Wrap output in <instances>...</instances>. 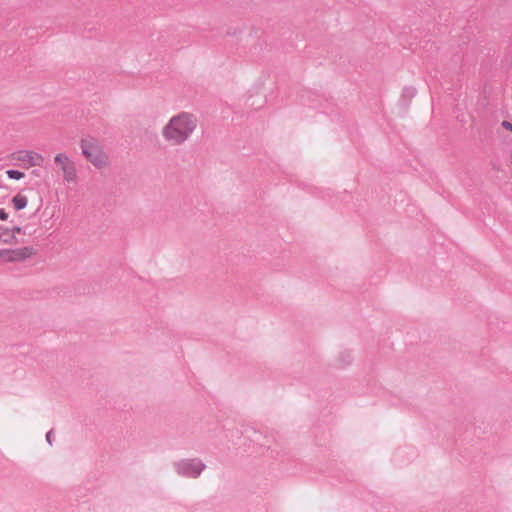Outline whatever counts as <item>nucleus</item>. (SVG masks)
Here are the masks:
<instances>
[{"label": "nucleus", "mask_w": 512, "mask_h": 512, "mask_svg": "<svg viewBox=\"0 0 512 512\" xmlns=\"http://www.w3.org/2000/svg\"><path fill=\"white\" fill-rule=\"evenodd\" d=\"M512 123L508 122V121H503L502 122V128H510Z\"/></svg>", "instance_id": "ddd939ff"}, {"label": "nucleus", "mask_w": 512, "mask_h": 512, "mask_svg": "<svg viewBox=\"0 0 512 512\" xmlns=\"http://www.w3.org/2000/svg\"><path fill=\"white\" fill-rule=\"evenodd\" d=\"M23 234L20 226L4 228L0 226V244L15 245L20 242L19 236Z\"/></svg>", "instance_id": "39448f33"}, {"label": "nucleus", "mask_w": 512, "mask_h": 512, "mask_svg": "<svg viewBox=\"0 0 512 512\" xmlns=\"http://www.w3.org/2000/svg\"><path fill=\"white\" fill-rule=\"evenodd\" d=\"M6 175L13 180H21L25 176V174L19 170H7Z\"/></svg>", "instance_id": "9d476101"}, {"label": "nucleus", "mask_w": 512, "mask_h": 512, "mask_svg": "<svg viewBox=\"0 0 512 512\" xmlns=\"http://www.w3.org/2000/svg\"><path fill=\"white\" fill-rule=\"evenodd\" d=\"M54 161L60 171L65 182L76 183L77 170L74 162L64 153H59L54 157Z\"/></svg>", "instance_id": "f03ea898"}, {"label": "nucleus", "mask_w": 512, "mask_h": 512, "mask_svg": "<svg viewBox=\"0 0 512 512\" xmlns=\"http://www.w3.org/2000/svg\"><path fill=\"white\" fill-rule=\"evenodd\" d=\"M198 125L197 118L189 112H181L173 116L164 128H196Z\"/></svg>", "instance_id": "20e7f679"}, {"label": "nucleus", "mask_w": 512, "mask_h": 512, "mask_svg": "<svg viewBox=\"0 0 512 512\" xmlns=\"http://www.w3.org/2000/svg\"><path fill=\"white\" fill-rule=\"evenodd\" d=\"M417 90L414 87H404L400 97V104L406 108L409 106L411 100L416 96Z\"/></svg>", "instance_id": "1a4fd4ad"}, {"label": "nucleus", "mask_w": 512, "mask_h": 512, "mask_svg": "<svg viewBox=\"0 0 512 512\" xmlns=\"http://www.w3.org/2000/svg\"><path fill=\"white\" fill-rule=\"evenodd\" d=\"M29 198L23 190L15 194L11 199V204L16 211L25 209L28 206Z\"/></svg>", "instance_id": "6e6552de"}, {"label": "nucleus", "mask_w": 512, "mask_h": 512, "mask_svg": "<svg viewBox=\"0 0 512 512\" xmlns=\"http://www.w3.org/2000/svg\"><path fill=\"white\" fill-rule=\"evenodd\" d=\"M84 157L97 169H105L110 161L99 142L93 138H85L81 142Z\"/></svg>", "instance_id": "f257e3e1"}, {"label": "nucleus", "mask_w": 512, "mask_h": 512, "mask_svg": "<svg viewBox=\"0 0 512 512\" xmlns=\"http://www.w3.org/2000/svg\"><path fill=\"white\" fill-rule=\"evenodd\" d=\"M202 470V466L201 464L197 463L196 464V468H195V473H194V476H197Z\"/></svg>", "instance_id": "f8f14e48"}, {"label": "nucleus", "mask_w": 512, "mask_h": 512, "mask_svg": "<svg viewBox=\"0 0 512 512\" xmlns=\"http://www.w3.org/2000/svg\"><path fill=\"white\" fill-rule=\"evenodd\" d=\"M36 254V250L31 246L19 247L16 249L0 250V260L3 262H22L30 259Z\"/></svg>", "instance_id": "7ed1b4c3"}, {"label": "nucleus", "mask_w": 512, "mask_h": 512, "mask_svg": "<svg viewBox=\"0 0 512 512\" xmlns=\"http://www.w3.org/2000/svg\"><path fill=\"white\" fill-rule=\"evenodd\" d=\"M163 136L169 145H177L188 137L186 130H163Z\"/></svg>", "instance_id": "0eeeda50"}, {"label": "nucleus", "mask_w": 512, "mask_h": 512, "mask_svg": "<svg viewBox=\"0 0 512 512\" xmlns=\"http://www.w3.org/2000/svg\"><path fill=\"white\" fill-rule=\"evenodd\" d=\"M26 168L42 166L44 157L33 151H26L20 154L18 158Z\"/></svg>", "instance_id": "423d86ee"}, {"label": "nucleus", "mask_w": 512, "mask_h": 512, "mask_svg": "<svg viewBox=\"0 0 512 512\" xmlns=\"http://www.w3.org/2000/svg\"><path fill=\"white\" fill-rule=\"evenodd\" d=\"M9 218V214L6 212L5 209H0V220L1 221H7Z\"/></svg>", "instance_id": "9b49d317"}, {"label": "nucleus", "mask_w": 512, "mask_h": 512, "mask_svg": "<svg viewBox=\"0 0 512 512\" xmlns=\"http://www.w3.org/2000/svg\"><path fill=\"white\" fill-rule=\"evenodd\" d=\"M510 128H512V123H511V126H510Z\"/></svg>", "instance_id": "4468645a"}]
</instances>
